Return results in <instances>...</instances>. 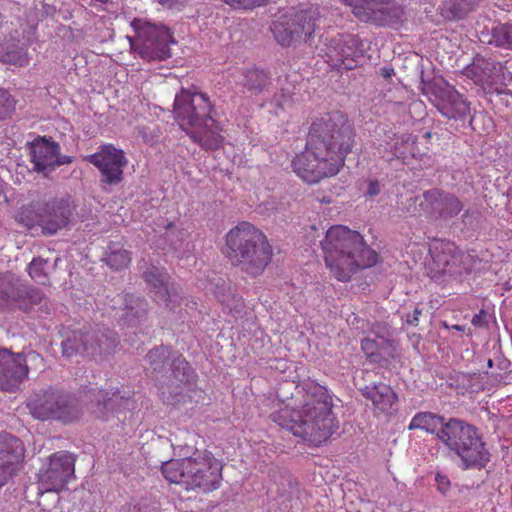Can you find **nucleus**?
Wrapping results in <instances>:
<instances>
[{
    "label": "nucleus",
    "instance_id": "864d4df0",
    "mask_svg": "<svg viewBox=\"0 0 512 512\" xmlns=\"http://www.w3.org/2000/svg\"><path fill=\"white\" fill-rule=\"evenodd\" d=\"M394 156L401 159H406L407 155L405 152L400 151L397 147H395Z\"/></svg>",
    "mask_w": 512,
    "mask_h": 512
},
{
    "label": "nucleus",
    "instance_id": "7c9ffc66",
    "mask_svg": "<svg viewBox=\"0 0 512 512\" xmlns=\"http://www.w3.org/2000/svg\"><path fill=\"white\" fill-rule=\"evenodd\" d=\"M444 418L430 412L417 413L409 424V429H421L428 433L436 434L440 432L444 423Z\"/></svg>",
    "mask_w": 512,
    "mask_h": 512
},
{
    "label": "nucleus",
    "instance_id": "f704fd0d",
    "mask_svg": "<svg viewBox=\"0 0 512 512\" xmlns=\"http://www.w3.org/2000/svg\"><path fill=\"white\" fill-rule=\"evenodd\" d=\"M106 263L114 270L127 268L131 263V254L125 249L112 250L106 258Z\"/></svg>",
    "mask_w": 512,
    "mask_h": 512
},
{
    "label": "nucleus",
    "instance_id": "c756f323",
    "mask_svg": "<svg viewBox=\"0 0 512 512\" xmlns=\"http://www.w3.org/2000/svg\"><path fill=\"white\" fill-rule=\"evenodd\" d=\"M44 203H35L22 207L16 215V220L27 227L32 229L39 226L43 231L44 222Z\"/></svg>",
    "mask_w": 512,
    "mask_h": 512
},
{
    "label": "nucleus",
    "instance_id": "39448f33",
    "mask_svg": "<svg viewBox=\"0 0 512 512\" xmlns=\"http://www.w3.org/2000/svg\"><path fill=\"white\" fill-rule=\"evenodd\" d=\"M223 464L212 452L197 451L193 456L172 459L162 464V474L170 483L186 490L211 492L220 487Z\"/></svg>",
    "mask_w": 512,
    "mask_h": 512
},
{
    "label": "nucleus",
    "instance_id": "f3484780",
    "mask_svg": "<svg viewBox=\"0 0 512 512\" xmlns=\"http://www.w3.org/2000/svg\"><path fill=\"white\" fill-rule=\"evenodd\" d=\"M75 460L66 452L53 454L47 468L39 474V490L41 492H59L65 488L74 475Z\"/></svg>",
    "mask_w": 512,
    "mask_h": 512
},
{
    "label": "nucleus",
    "instance_id": "4c0bfd02",
    "mask_svg": "<svg viewBox=\"0 0 512 512\" xmlns=\"http://www.w3.org/2000/svg\"><path fill=\"white\" fill-rule=\"evenodd\" d=\"M47 261L43 259H33L28 266V273L37 283L45 284L47 281Z\"/></svg>",
    "mask_w": 512,
    "mask_h": 512
},
{
    "label": "nucleus",
    "instance_id": "dca6fc26",
    "mask_svg": "<svg viewBox=\"0 0 512 512\" xmlns=\"http://www.w3.org/2000/svg\"><path fill=\"white\" fill-rule=\"evenodd\" d=\"M28 149L33 170L45 176L57 167L72 162L71 157L61 155L60 146L57 142L45 136H38L33 141L28 142Z\"/></svg>",
    "mask_w": 512,
    "mask_h": 512
},
{
    "label": "nucleus",
    "instance_id": "72a5a7b5",
    "mask_svg": "<svg viewBox=\"0 0 512 512\" xmlns=\"http://www.w3.org/2000/svg\"><path fill=\"white\" fill-rule=\"evenodd\" d=\"M216 297L221 304L234 316L241 312L243 307L242 298L239 295L233 294L230 288H221V291H215Z\"/></svg>",
    "mask_w": 512,
    "mask_h": 512
},
{
    "label": "nucleus",
    "instance_id": "5fc2aeb1",
    "mask_svg": "<svg viewBox=\"0 0 512 512\" xmlns=\"http://www.w3.org/2000/svg\"><path fill=\"white\" fill-rule=\"evenodd\" d=\"M452 328L457 331H461V332L464 331V327L461 325H453Z\"/></svg>",
    "mask_w": 512,
    "mask_h": 512
},
{
    "label": "nucleus",
    "instance_id": "a211bd4d",
    "mask_svg": "<svg viewBox=\"0 0 512 512\" xmlns=\"http://www.w3.org/2000/svg\"><path fill=\"white\" fill-rule=\"evenodd\" d=\"M41 300L42 293L39 290L27 288L7 276L0 277V308L28 311Z\"/></svg>",
    "mask_w": 512,
    "mask_h": 512
},
{
    "label": "nucleus",
    "instance_id": "4d7b16f0",
    "mask_svg": "<svg viewBox=\"0 0 512 512\" xmlns=\"http://www.w3.org/2000/svg\"><path fill=\"white\" fill-rule=\"evenodd\" d=\"M384 75L387 77L390 76V73L388 72V70L384 69Z\"/></svg>",
    "mask_w": 512,
    "mask_h": 512
},
{
    "label": "nucleus",
    "instance_id": "423d86ee",
    "mask_svg": "<svg viewBox=\"0 0 512 512\" xmlns=\"http://www.w3.org/2000/svg\"><path fill=\"white\" fill-rule=\"evenodd\" d=\"M309 141L345 159L352 150L354 130L348 118L339 111L318 117L311 125Z\"/></svg>",
    "mask_w": 512,
    "mask_h": 512
},
{
    "label": "nucleus",
    "instance_id": "a18cd8bd",
    "mask_svg": "<svg viewBox=\"0 0 512 512\" xmlns=\"http://www.w3.org/2000/svg\"><path fill=\"white\" fill-rule=\"evenodd\" d=\"M435 481L437 483L438 489L442 493H445L448 490L449 485H450V481L447 478V476L438 473L435 476Z\"/></svg>",
    "mask_w": 512,
    "mask_h": 512
},
{
    "label": "nucleus",
    "instance_id": "2eb2a0df",
    "mask_svg": "<svg viewBox=\"0 0 512 512\" xmlns=\"http://www.w3.org/2000/svg\"><path fill=\"white\" fill-rule=\"evenodd\" d=\"M85 160L98 168L101 182L109 186L122 182L124 168L128 164L124 151L112 144L103 145L98 152L87 155Z\"/></svg>",
    "mask_w": 512,
    "mask_h": 512
},
{
    "label": "nucleus",
    "instance_id": "a19ab883",
    "mask_svg": "<svg viewBox=\"0 0 512 512\" xmlns=\"http://www.w3.org/2000/svg\"><path fill=\"white\" fill-rule=\"evenodd\" d=\"M268 0H224V2L235 9H253L265 4Z\"/></svg>",
    "mask_w": 512,
    "mask_h": 512
},
{
    "label": "nucleus",
    "instance_id": "412c9836",
    "mask_svg": "<svg viewBox=\"0 0 512 512\" xmlns=\"http://www.w3.org/2000/svg\"><path fill=\"white\" fill-rule=\"evenodd\" d=\"M28 373L29 368L23 354L0 349V390L15 391L28 377Z\"/></svg>",
    "mask_w": 512,
    "mask_h": 512
},
{
    "label": "nucleus",
    "instance_id": "6ab92c4d",
    "mask_svg": "<svg viewBox=\"0 0 512 512\" xmlns=\"http://www.w3.org/2000/svg\"><path fill=\"white\" fill-rule=\"evenodd\" d=\"M359 39L351 34L334 37L327 46L326 55L331 66L351 70L362 57Z\"/></svg>",
    "mask_w": 512,
    "mask_h": 512
},
{
    "label": "nucleus",
    "instance_id": "603ef678",
    "mask_svg": "<svg viewBox=\"0 0 512 512\" xmlns=\"http://www.w3.org/2000/svg\"><path fill=\"white\" fill-rule=\"evenodd\" d=\"M415 141H416L415 137H413L411 135H407V136L403 137V139H402L403 143L411 144V145H413L415 143Z\"/></svg>",
    "mask_w": 512,
    "mask_h": 512
},
{
    "label": "nucleus",
    "instance_id": "f257e3e1",
    "mask_svg": "<svg viewBox=\"0 0 512 512\" xmlns=\"http://www.w3.org/2000/svg\"><path fill=\"white\" fill-rule=\"evenodd\" d=\"M296 388L301 397L299 403L285 404L271 415L272 420L294 436L319 446L338 428L332 398L325 387L311 380L303 381Z\"/></svg>",
    "mask_w": 512,
    "mask_h": 512
},
{
    "label": "nucleus",
    "instance_id": "20e7f679",
    "mask_svg": "<svg viewBox=\"0 0 512 512\" xmlns=\"http://www.w3.org/2000/svg\"><path fill=\"white\" fill-rule=\"evenodd\" d=\"M225 240L227 257L249 276L261 275L271 262L273 250L266 235L248 222L232 228Z\"/></svg>",
    "mask_w": 512,
    "mask_h": 512
},
{
    "label": "nucleus",
    "instance_id": "c9c22d12",
    "mask_svg": "<svg viewBox=\"0 0 512 512\" xmlns=\"http://www.w3.org/2000/svg\"><path fill=\"white\" fill-rule=\"evenodd\" d=\"M478 0H446L445 8L452 18H461L470 11Z\"/></svg>",
    "mask_w": 512,
    "mask_h": 512
},
{
    "label": "nucleus",
    "instance_id": "f03ea898",
    "mask_svg": "<svg viewBox=\"0 0 512 512\" xmlns=\"http://www.w3.org/2000/svg\"><path fill=\"white\" fill-rule=\"evenodd\" d=\"M326 267L339 281L346 282L361 269L374 266L378 254L363 236L343 225L330 227L321 241Z\"/></svg>",
    "mask_w": 512,
    "mask_h": 512
},
{
    "label": "nucleus",
    "instance_id": "c85d7f7f",
    "mask_svg": "<svg viewBox=\"0 0 512 512\" xmlns=\"http://www.w3.org/2000/svg\"><path fill=\"white\" fill-rule=\"evenodd\" d=\"M27 49L19 45L14 38L0 43V62L17 66H26L29 63Z\"/></svg>",
    "mask_w": 512,
    "mask_h": 512
},
{
    "label": "nucleus",
    "instance_id": "2f4dec72",
    "mask_svg": "<svg viewBox=\"0 0 512 512\" xmlns=\"http://www.w3.org/2000/svg\"><path fill=\"white\" fill-rule=\"evenodd\" d=\"M239 83L249 91L258 93L267 83V74L263 70L250 69L242 75Z\"/></svg>",
    "mask_w": 512,
    "mask_h": 512
},
{
    "label": "nucleus",
    "instance_id": "9b49d317",
    "mask_svg": "<svg viewBox=\"0 0 512 512\" xmlns=\"http://www.w3.org/2000/svg\"><path fill=\"white\" fill-rule=\"evenodd\" d=\"M78 399L69 394L55 391H45L43 396L31 405V413L39 420H58L69 423L77 420L81 415Z\"/></svg>",
    "mask_w": 512,
    "mask_h": 512
},
{
    "label": "nucleus",
    "instance_id": "c03bdc74",
    "mask_svg": "<svg viewBox=\"0 0 512 512\" xmlns=\"http://www.w3.org/2000/svg\"><path fill=\"white\" fill-rule=\"evenodd\" d=\"M363 352L368 356L372 357L377 353V344L374 340L366 338L361 343Z\"/></svg>",
    "mask_w": 512,
    "mask_h": 512
},
{
    "label": "nucleus",
    "instance_id": "13d9d810",
    "mask_svg": "<svg viewBox=\"0 0 512 512\" xmlns=\"http://www.w3.org/2000/svg\"><path fill=\"white\" fill-rule=\"evenodd\" d=\"M492 365H493V362H492V360H491V359H489V360H488V366H489V367H492Z\"/></svg>",
    "mask_w": 512,
    "mask_h": 512
},
{
    "label": "nucleus",
    "instance_id": "680f3d73",
    "mask_svg": "<svg viewBox=\"0 0 512 512\" xmlns=\"http://www.w3.org/2000/svg\"><path fill=\"white\" fill-rule=\"evenodd\" d=\"M425 136H426V138L429 139L431 137V132H427Z\"/></svg>",
    "mask_w": 512,
    "mask_h": 512
},
{
    "label": "nucleus",
    "instance_id": "6e6d98bb",
    "mask_svg": "<svg viewBox=\"0 0 512 512\" xmlns=\"http://www.w3.org/2000/svg\"><path fill=\"white\" fill-rule=\"evenodd\" d=\"M3 28H4V21H3L2 15L0 14V29H3Z\"/></svg>",
    "mask_w": 512,
    "mask_h": 512
},
{
    "label": "nucleus",
    "instance_id": "de8ad7c7",
    "mask_svg": "<svg viewBox=\"0 0 512 512\" xmlns=\"http://www.w3.org/2000/svg\"><path fill=\"white\" fill-rule=\"evenodd\" d=\"M379 193H380L379 182L376 181V180H371L368 183V188H367L366 195H368L370 197H374V196L378 195Z\"/></svg>",
    "mask_w": 512,
    "mask_h": 512
},
{
    "label": "nucleus",
    "instance_id": "ddd939ff",
    "mask_svg": "<svg viewBox=\"0 0 512 512\" xmlns=\"http://www.w3.org/2000/svg\"><path fill=\"white\" fill-rule=\"evenodd\" d=\"M429 252L432 258L429 271L433 279L443 275L458 276L470 269V256L449 241L434 240Z\"/></svg>",
    "mask_w": 512,
    "mask_h": 512
},
{
    "label": "nucleus",
    "instance_id": "ea45409f",
    "mask_svg": "<svg viewBox=\"0 0 512 512\" xmlns=\"http://www.w3.org/2000/svg\"><path fill=\"white\" fill-rule=\"evenodd\" d=\"M130 299L131 302H133V304H125V309L127 310V317L130 315L140 317L141 314H144L146 312L147 303L145 302V300L141 298H134L133 296H130Z\"/></svg>",
    "mask_w": 512,
    "mask_h": 512
},
{
    "label": "nucleus",
    "instance_id": "5701e85b",
    "mask_svg": "<svg viewBox=\"0 0 512 512\" xmlns=\"http://www.w3.org/2000/svg\"><path fill=\"white\" fill-rule=\"evenodd\" d=\"M361 21L387 25L393 19L391 3L385 0H342Z\"/></svg>",
    "mask_w": 512,
    "mask_h": 512
},
{
    "label": "nucleus",
    "instance_id": "1a4fd4ad",
    "mask_svg": "<svg viewBox=\"0 0 512 512\" xmlns=\"http://www.w3.org/2000/svg\"><path fill=\"white\" fill-rule=\"evenodd\" d=\"M422 94L441 113L452 120H464L470 114V103L452 85L443 78L421 81Z\"/></svg>",
    "mask_w": 512,
    "mask_h": 512
},
{
    "label": "nucleus",
    "instance_id": "79ce46f5",
    "mask_svg": "<svg viewBox=\"0 0 512 512\" xmlns=\"http://www.w3.org/2000/svg\"><path fill=\"white\" fill-rule=\"evenodd\" d=\"M14 109V100L10 94L0 88V118L9 114Z\"/></svg>",
    "mask_w": 512,
    "mask_h": 512
},
{
    "label": "nucleus",
    "instance_id": "a878e982",
    "mask_svg": "<svg viewBox=\"0 0 512 512\" xmlns=\"http://www.w3.org/2000/svg\"><path fill=\"white\" fill-rule=\"evenodd\" d=\"M362 395L372 402L376 414H388L397 401L393 389L384 383L366 385L361 389Z\"/></svg>",
    "mask_w": 512,
    "mask_h": 512
},
{
    "label": "nucleus",
    "instance_id": "4468645a",
    "mask_svg": "<svg viewBox=\"0 0 512 512\" xmlns=\"http://www.w3.org/2000/svg\"><path fill=\"white\" fill-rule=\"evenodd\" d=\"M409 201L412 202L407 208L410 214L424 212L442 218H451L463 209V204L456 196L438 189L426 191L422 196L411 197Z\"/></svg>",
    "mask_w": 512,
    "mask_h": 512
},
{
    "label": "nucleus",
    "instance_id": "e433bc0d",
    "mask_svg": "<svg viewBox=\"0 0 512 512\" xmlns=\"http://www.w3.org/2000/svg\"><path fill=\"white\" fill-rule=\"evenodd\" d=\"M169 356V350L166 347L160 346L151 350L146 358L154 371L163 369Z\"/></svg>",
    "mask_w": 512,
    "mask_h": 512
},
{
    "label": "nucleus",
    "instance_id": "4be33fe9",
    "mask_svg": "<svg viewBox=\"0 0 512 512\" xmlns=\"http://www.w3.org/2000/svg\"><path fill=\"white\" fill-rule=\"evenodd\" d=\"M25 455V448L20 439L0 433V487L16 473Z\"/></svg>",
    "mask_w": 512,
    "mask_h": 512
},
{
    "label": "nucleus",
    "instance_id": "49530a36",
    "mask_svg": "<svg viewBox=\"0 0 512 512\" xmlns=\"http://www.w3.org/2000/svg\"><path fill=\"white\" fill-rule=\"evenodd\" d=\"M471 322L476 327H484L487 324L486 312L484 310H481L479 313L473 316Z\"/></svg>",
    "mask_w": 512,
    "mask_h": 512
},
{
    "label": "nucleus",
    "instance_id": "58836bf2",
    "mask_svg": "<svg viewBox=\"0 0 512 512\" xmlns=\"http://www.w3.org/2000/svg\"><path fill=\"white\" fill-rule=\"evenodd\" d=\"M494 35L499 45L512 47V24L497 26Z\"/></svg>",
    "mask_w": 512,
    "mask_h": 512
},
{
    "label": "nucleus",
    "instance_id": "f8f14e48",
    "mask_svg": "<svg viewBox=\"0 0 512 512\" xmlns=\"http://www.w3.org/2000/svg\"><path fill=\"white\" fill-rule=\"evenodd\" d=\"M317 16L315 10L281 15L272 26L276 41L281 46H291L297 41H306L315 31Z\"/></svg>",
    "mask_w": 512,
    "mask_h": 512
},
{
    "label": "nucleus",
    "instance_id": "0eeeda50",
    "mask_svg": "<svg viewBox=\"0 0 512 512\" xmlns=\"http://www.w3.org/2000/svg\"><path fill=\"white\" fill-rule=\"evenodd\" d=\"M131 27L135 38L128 37L131 49L145 61H161L170 57L169 44L173 43L170 30L146 19H134Z\"/></svg>",
    "mask_w": 512,
    "mask_h": 512
},
{
    "label": "nucleus",
    "instance_id": "bf43d9fd",
    "mask_svg": "<svg viewBox=\"0 0 512 512\" xmlns=\"http://www.w3.org/2000/svg\"><path fill=\"white\" fill-rule=\"evenodd\" d=\"M125 302L126 304L130 305V304H133V302H131V299L129 298V303H128V299H125Z\"/></svg>",
    "mask_w": 512,
    "mask_h": 512
},
{
    "label": "nucleus",
    "instance_id": "09e8293b",
    "mask_svg": "<svg viewBox=\"0 0 512 512\" xmlns=\"http://www.w3.org/2000/svg\"><path fill=\"white\" fill-rule=\"evenodd\" d=\"M421 314V310L417 307L414 308L412 316L408 315L406 318V322L409 325H416L419 321V316Z\"/></svg>",
    "mask_w": 512,
    "mask_h": 512
},
{
    "label": "nucleus",
    "instance_id": "052dcab7",
    "mask_svg": "<svg viewBox=\"0 0 512 512\" xmlns=\"http://www.w3.org/2000/svg\"><path fill=\"white\" fill-rule=\"evenodd\" d=\"M28 356L33 357V358L37 357V355L35 353H30Z\"/></svg>",
    "mask_w": 512,
    "mask_h": 512
},
{
    "label": "nucleus",
    "instance_id": "7ed1b4c3",
    "mask_svg": "<svg viewBox=\"0 0 512 512\" xmlns=\"http://www.w3.org/2000/svg\"><path fill=\"white\" fill-rule=\"evenodd\" d=\"M174 115L180 127L206 150L218 149L223 142L221 127L212 116L209 98L195 88H182L176 94Z\"/></svg>",
    "mask_w": 512,
    "mask_h": 512
},
{
    "label": "nucleus",
    "instance_id": "cd10ccee",
    "mask_svg": "<svg viewBox=\"0 0 512 512\" xmlns=\"http://www.w3.org/2000/svg\"><path fill=\"white\" fill-rule=\"evenodd\" d=\"M500 67H497L493 62L488 60H477L470 69V72L474 75V81L484 87H489L496 92L501 91L495 87L500 82V76L498 75Z\"/></svg>",
    "mask_w": 512,
    "mask_h": 512
},
{
    "label": "nucleus",
    "instance_id": "9d476101",
    "mask_svg": "<svg viewBox=\"0 0 512 512\" xmlns=\"http://www.w3.org/2000/svg\"><path fill=\"white\" fill-rule=\"evenodd\" d=\"M118 343L117 334L109 329L77 331L63 341L62 351L67 358L76 354L102 357L114 353Z\"/></svg>",
    "mask_w": 512,
    "mask_h": 512
},
{
    "label": "nucleus",
    "instance_id": "37998d69",
    "mask_svg": "<svg viewBox=\"0 0 512 512\" xmlns=\"http://www.w3.org/2000/svg\"><path fill=\"white\" fill-rule=\"evenodd\" d=\"M164 8L168 9H181L189 0H153Z\"/></svg>",
    "mask_w": 512,
    "mask_h": 512
},
{
    "label": "nucleus",
    "instance_id": "b1692460",
    "mask_svg": "<svg viewBox=\"0 0 512 512\" xmlns=\"http://www.w3.org/2000/svg\"><path fill=\"white\" fill-rule=\"evenodd\" d=\"M456 441L463 446V452H457L456 454L461 458L464 468L484 466L488 462L489 453L473 426L469 437L463 436L461 433L457 436Z\"/></svg>",
    "mask_w": 512,
    "mask_h": 512
},
{
    "label": "nucleus",
    "instance_id": "e2e57ef3",
    "mask_svg": "<svg viewBox=\"0 0 512 512\" xmlns=\"http://www.w3.org/2000/svg\"><path fill=\"white\" fill-rule=\"evenodd\" d=\"M135 512H141V511H140V510H137V511H135Z\"/></svg>",
    "mask_w": 512,
    "mask_h": 512
},
{
    "label": "nucleus",
    "instance_id": "393cba45",
    "mask_svg": "<svg viewBox=\"0 0 512 512\" xmlns=\"http://www.w3.org/2000/svg\"><path fill=\"white\" fill-rule=\"evenodd\" d=\"M43 234L54 235L69 222L72 211L68 200L53 199L44 203Z\"/></svg>",
    "mask_w": 512,
    "mask_h": 512
},
{
    "label": "nucleus",
    "instance_id": "6e6552de",
    "mask_svg": "<svg viewBox=\"0 0 512 512\" xmlns=\"http://www.w3.org/2000/svg\"><path fill=\"white\" fill-rule=\"evenodd\" d=\"M344 165L340 155L325 150L308 140L303 152L292 161L294 172L307 183H317L336 175Z\"/></svg>",
    "mask_w": 512,
    "mask_h": 512
},
{
    "label": "nucleus",
    "instance_id": "bb28decb",
    "mask_svg": "<svg viewBox=\"0 0 512 512\" xmlns=\"http://www.w3.org/2000/svg\"><path fill=\"white\" fill-rule=\"evenodd\" d=\"M472 432V426L458 419H449L444 421L438 439L443 442L450 450L463 452V446L456 441L458 435L468 436Z\"/></svg>",
    "mask_w": 512,
    "mask_h": 512
},
{
    "label": "nucleus",
    "instance_id": "aec40b11",
    "mask_svg": "<svg viewBox=\"0 0 512 512\" xmlns=\"http://www.w3.org/2000/svg\"><path fill=\"white\" fill-rule=\"evenodd\" d=\"M144 280L154 301L161 307L174 310L180 302V295L170 284V277L164 269L149 266L143 273Z\"/></svg>",
    "mask_w": 512,
    "mask_h": 512
},
{
    "label": "nucleus",
    "instance_id": "8fccbe9b",
    "mask_svg": "<svg viewBox=\"0 0 512 512\" xmlns=\"http://www.w3.org/2000/svg\"><path fill=\"white\" fill-rule=\"evenodd\" d=\"M177 369H182L184 373L186 372V369H189L188 362L181 356H179L177 359L174 360L173 364Z\"/></svg>",
    "mask_w": 512,
    "mask_h": 512
},
{
    "label": "nucleus",
    "instance_id": "3c124183",
    "mask_svg": "<svg viewBox=\"0 0 512 512\" xmlns=\"http://www.w3.org/2000/svg\"><path fill=\"white\" fill-rule=\"evenodd\" d=\"M506 208L512 214V190L508 193Z\"/></svg>",
    "mask_w": 512,
    "mask_h": 512
},
{
    "label": "nucleus",
    "instance_id": "473e14b6",
    "mask_svg": "<svg viewBox=\"0 0 512 512\" xmlns=\"http://www.w3.org/2000/svg\"><path fill=\"white\" fill-rule=\"evenodd\" d=\"M94 400L97 401L96 408L91 407L93 413H96L98 417L105 416V410L114 408L116 399L118 398V392H108L103 390H94L92 393Z\"/></svg>",
    "mask_w": 512,
    "mask_h": 512
}]
</instances>
